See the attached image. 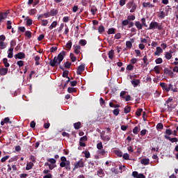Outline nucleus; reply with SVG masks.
<instances>
[{"mask_svg":"<svg viewBox=\"0 0 178 178\" xmlns=\"http://www.w3.org/2000/svg\"><path fill=\"white\" fill-rule=\"evenodd\" d=\"M133 69H134V65L132 64H129L127 66V70H133Z\"/></svg>","mask_w":178,"mask_h":178,"instance_id":"obj_59","label":"nucleus"},{"mask_svg":"<svg viewBox=\"0 0 178 178\" xmlns=\"http://www.w3.org/2000/svg\"><path fill=\"white\" fill-rule=\"evenodd\" d=\"M49 13L50 16H55L56 15H58V10L56 9H51Z\"/></svg>","mask_w":178,"mask_h":178,"instance_id":"obj_29","label":"nucleus"},{"mask_svg":"<svg viewBox=\"0 0 178 178\" xmlns=\"http://www.w3.org/2000/svg\"><path fill=\"white\" fill-rule=\"evenodd\" d=\"M72 66V63L67 61L65 64H64V67L65 69H70V67Z\"/></svg>","mask_w":178,"mask_h":178,"instance_id":"obj_41","label":"nucleus"},{"mask_svg":"<svg viewBox=\"0 0 178 178\" xmlns=\"http://www.w3.org/2000/svg\"><path fill=\"white\" fill-rule=\"evenodd\" d=\"M63 77H65L66 79H69V71L64 70L63 72Z\"/></svg>","mask_w":178,"mask_h":178,"instance_id":"obj_46","label":"nucleus"},{"mask_svg":"<svg viewBox=\"0 0 178 178\" xmlns=\"http://www.w3.org/2000/svg\"><path fill=\"white\" fill-rule=\"evenodd\" d=\"M76 88H74L69 87L67 88V92H69L70 94H72V92H76Z\"/></svg>","mask_w":178,"mask_h":178,"instance_id":"obj_44","label":"nucleus"},{"mask_svg":"<svg viewBox=\"0 0 178 178\" xmlns=\"http://www.w3.org/2000/svg\"><path fill=\"white\" fill-rule=\"evenodd\" d=\"M165 58L168 59V60H170V59H172V54H170V53L167 51L165 54Z\"/></svg>","mask_w":178,"mask_h":178,"instance_id":"obj_36","label":"nucleus"},{"mask_svg":"<svg viewBox=\"0 0 178 178\" xmlns=\"http://www.w3.org/2000/svg\"><path fill=\"white\" fill-rule=\"evenodd\" d=\"M58 25V22L56 21H54L51 23V24L50 25V26L49 27V29L50 30H52V29H54V27H56V26Z\"/></svg>","mask_w":178,"mask_h":178,"instance_id":"obj_34","label":"nucleus"},{"mask_svg":"<svg viewBox=\"0 0 178 178\" xmlns=\"http://www.w3.org/2000/svg\"><path fill=\"white\" fill-rule=\"evenodd\" d=\"M108 58L109 59L112 60L113 59V56H115V51L113 49H111V51H108Z\"/></svg>","mask_w":178,"mask_h":178,"instance_id":"obj_22","label":"nucleus"},{"mask_svg":"<svg viewBox=\"0 0 178 178\" xmlns=\"http://www.w3.org/2000/svg\"><path fill=\"white\" fill-rule=\"evenodd\" d=\"M3 63L5 66V67H9L10 66V64L8 63V58H4L3 59Z\"/></svg>","mask_w":178,"mask_h":178,"instance_id":"obj_26","label":"nucleus"},{"mask_svg":"<svg viewBox=\"0 0 178 178\" xmlns=\"http://www.w3.org/2000/svg\"><path fill=\"white\" fill-rule=\"evenodd\" d=\"M66 56V51H63L58 54V56H55L54 59L49 61V65L51 67H55V66L58 67L62 63V60L65 59V56Z\"/></svg>","mask_w":178,"mask_h":178,"instance_id":"obj_1","label":"nucleus"},{"mask_svg":"<svg viewBox=\"0 0 178 178\" xmlns=\"http://www.w3.org/2000/svg\"><path fill=\"white\" fill-rule=\"evenodd\" d=\"M143 60L144 65H145V66H147V65H149V63H148V57L147 56H145L143 58Z\"/></svg>","mask_w":178,"mask_h":178,"instance_id":"obj_42","label":"nucleus"},{"mask_svg":"<svg viewBox=\"0 0 178 178\" xmlns=\"http://www.w3.org/2000/svg\"><path fill=\"white\" fill-rule=\"evenodd\" d=\"M132 86H134V87H138V86H140V83H141V81H140V79H134L132 80L131 81Z\"/></svg>","mask_w":178,"mask_h":178,"instance_id":"obj_13","label":"nucleus"},{"mask_svg":"<svg viewBox=\"0 0 178 178\" xmlns=\"http://www.w3.org/2000/svg\"><path fill=\"white\" fill-rule=\"evenodd\" d=\"M8 58L12 59L13 58V47H10L8 53Z\"/></svg>","mask_w":178,"mask_h":178,"instance_id":"obj_17","label":"nucleus"},{"mask_svg":"<svg viewBox=\"0 0 178 178\" xmlns=\"http://www.w3.org/2000/svg\"><path fill=\"white\" fill-rule=\"evenodd\" d=\"M74 127L75 130H79V129L81 128V122H78L76 123H74Z\"/></svg>","mask_w":178,"mask_h":178,"instance_id":"obj_24","label":"nucleus"},{"mask_svg":"<svg viewBox=\"0 0 178 178\" xmlns=\"http://www.w3.org/2000/svg\"><path fill=\"white\" fill-rule=\"evenodd\" d=\"M154 70L156 74H159L161 73V70H159V65H156L154 67Z\"/></svg>","mask_w":178,"mask_h":178,"instance_id":"obj_38","label":"nucleus"},{"mask_svg":"<svg viewBox=\"0 0 178 178\" xmlns=\"http://www.w3.org/2000/svg\"><path fill=\"white\" fill-rule=\"evenodd\" d=\"M130 111H131V107L129 106H126L124 108V113H130Z\"/></svg>","mask_w":178,"mask_h":178,"instance_id":"obj_32","label":"nucleus"},{"mask_svg":"<svg viewBox=\"0 0 178 178\" xmlns=\"http://www.w3.org/2000/svg\"><path fill=\"white\" fill-rule=\"evenodd\" d=\"M143 8H154V5H152L149 2H143Z\"/></svg>","mask_w":178,"mask_h":178,"instance_id":"obj_20","label":"nucleus"},{"mask_svg":"<svg viewBox=\"0 0 178 178\" xmlns=\"http://www.w3.org/2000/svg\"><path fill=\"white\" fill-rule=\"evenodd\" d=\"M122 26H127V25H129L128 19H125V20L122 21Z\"/></svg>","mask_w":178,"mask_h":178,"instance_id":"obj_63","label":"nucleus"},{"mask_svg":"<svg viewBox=\"0 0 178 178\" xmlns=\"http://www.w3.org/2000/svg\"><path fill=\"white\" fill-rule=\"evenodd\" d=\"M32 34L33 33H31V31H25V37H27V38H29V39L31 38Z\"/></svg>","mask_w":178,"mask_h":178,"instance_id":"obj_35","label":"nucleus"},{"mask_svg":"<svg viewBox=\"0 0 178 178\" xmlns=\"http://www.w3.org/2000/svg\"><path fill=\"white\" fill-rule=\"evenodd\" d=\"M79 168H84V161H83V159L74 163L73 170H76V169H79Z\"/></svg>","mask_w":178,"mask_h":178,"instance_id":"obj_5","label":"nucleus"},{"mask_svg":"<svg viewBox=\"0 0 178 178\" xmlns=\"http://www.w3.org/2000/svg\"><path fill=\"white\" fill-rule=\"evenodd\" d=\"M33 166H34V163L33 162L28 163L26 166V170H31V169H33Z\"/></svg>","mask_w":178,"mask_h":178,"instance_id":"obj_19","label":"nucleus"},{"mask_svg":"<svg viewBox=\"0 0 178 178\" xmlns=\"http://www.w3.org/2000/svg\"><path fill=\"white\" fill-rule=\"evenodd\" d=\"M97 149H99V151L104 149V145H102V142H100L97 144Z\"/></svg>","mask_w":178,"mask_h":178,"instance_id":"obj_43","label":"nucleus"},{"mask_svg":"<svg viewBox=\"0 0 178 178\" xmlns=\"http://www.w3.org/2000/svg\"><path fill=\"white\" fill-rule=\"evenodd\" d=\"M83 154H84L85 158L86 159L91 158V154H90V152L88 150L83 152Z\"/></svg>","mask_w":178,"mask_h":178,"instance_id":"obj_30","label":"nucleus"},{"mask_svg":"<svg viewBox=\"0 0 178 178\" xmlns=\"http://www.w3.org/2000/svg\"><path fill=\"white\" fill-rule=\"evenodd\" d=\"M155 62L156 65H161V63L163 62V60H162V58H158L157 59L155 60Z\"/></svg>","mask_w":178,"mask_h":178,"instance_id":"obj_50","label":"nucleus"},{"mask_svg":"<svg viewBox=\"0 0 178 178\" xmlns=\"http://www.w3.org/2000/svg\"><path fill=\"white\" fill-rule=\"evenodd\" d=\"M26 58V54L23 52H19L15 55V59H24Z\"/></svg>","mask_w":178,"mask_h":178,"instance_id":"obj_10","label":"nucleus"},{"mask_svg":"<svg viewBox=\"0 0 178 178\" xmlns=\"http://www.w3.org/2000/svg\"><path fill=\"white\" fill-rule=\"evenodd\" d=\"M115 155L118 156L120 158H122V156H123V153L120 150H115Z\"/></svg>","mask_w":178,"mask_h":178,"instance_id":"obj_39","label":"nucleus"},{"mask_svg":"<svg viewBox=\"0 0 178 178\" xmlns=\"http://www.w3.org/2000/svg\"><path fill=\"white\" fill-rule=\"evenodd\" d=\"M120 112V110L119 108H115L113 110V113L115 116H118Z\"/></svg>","mask_w":178,"mask_h":178,"instance_id":"obj_48","label":"nucleus"},{"mask_svg":"<svg viewBox=\"0 0 178 178\" xmlns=\"http://www.w3.org/2000/svg\"><path fill=\"white\" fill-rule=\"evenodd\" d=\"M172 9L170 6H166L165 7V13H166V15H169V11Z\"/></svg>","mask_w":178,"mask_h":178,"instance_id":"obj_45","label":"nucleus"},{"mask_svg":"<svg viewBox=\"0 0 178 178\" xmlns=\"http://www.w3.org/2000/svg\"><path fill=\"white\" fill-rule=\"evenodd\" d=\"M90 12H91L92 15H95V13H97V12H98V9H97V8H95V7L92 8L90 9Z\"/></svg>","mask_w":178,"mask_h":178,"instance_id":"obj_53","label":"nucleus"},{"mask_svg":"<svg viewBox=\"0 0 178 178\" xmlns=\"http://www.w3.org/2000/svg\"><path fill=\"white\" fill-rule=\"evenodd\" d=\"M122 157L125 161H129V159H130V156H129V154L127 153L124 154Z\"/></svg>","mask_w":178,"mask_h":178,"instance_id":"obj_56","label":"nucleus"},{"mask_svg":"<svg viewBox=\"0 0 178 178\" xmlns=\"http://www.w3.org/2000/svg\"><path fill=\"white\" fill-rule=\"evenodd\" d=\"M73 47L74 54L79 55L80 54V49H81V47L80 45H74Z\"/></svg>","mask_w":178,"mask_h":178,"instance_id":"obj_12","label":"nucleus"},{"mask_svg":"<svg viewBox=\"0 0 178 178\" xmlns=\"http://www.w3.org/2000/svg\"><path fill=\"white\" fill-rule=\"evenodd\" d=\"M12 29V21H7V30Z\"/></svg>","mask_w":178,"mask_h":178,"instance_id":"obj_51","label":"nucleus"},{"mask_svg":"<svg viewBox=\"0 0 178 178\" xmlns=\"http://www.w3.org/2000/svg\"><path fill=\"white\" fill-rule=\"evenodd\" d=\"M7 46V43L0 41V49H5V48H6Z\"/></svg>","mask_w":178,"mask_h":178,"instance_id":"obj_28","label":"nucleus"},{"mask_svg":"<svg viewBox=\"0 0 178 178\" xmlns=\"http://www.w3.org/2000/svg\"><path fill=\"white\" fill-rule=\"evenodd\" d=\"M9 13V10H7L4 13H0V23H2L5 19L8 17V14Z\"/></svg>","mask_w":178,"mask_h":178,"instance_id":"obj_7","label":"nucleus"},{"mask_svg":"<svg viewBox=\"0 0 178 178\" xmlns=\"http://www.w3.org/2000/svg\"><path fill=\"white\" fill-rule=\"evenodd\" d=\"M162 52H163V50H162V48L161 47H157L156 50L154 52V55L155 56H159V55H161Z\"/></svg>","mask_w":178,"mask_h":178,"instance_id":"obj_14","label":"nucleus"},{"mask_svg":"<svg viewBox=\"0 0 178 178\" xmlns=\"http://www.w3.org/2000/svg\"><path fill=\"white\" fill-rule=\"evenodd\" d=\"M165 16H168V15H166V13L165 12V8H163V6L160 8V13L159 15V17L160 19H165Z\"/></svg>","mask_w":178,"mask_h":178,"instance_id":"obj_8","label":"nucleus"},{"mask_svg":"<svg viewBox=\"0 0 178 178\" xmlns=\"http://www.w3.org/2000/svg\"><path fill=\"white\" fill-rule=\"evenodd\" d=\"M135 26L138 30H143V25L140 22L136 21Z\"/></svg>","mask_w":178,"mask_h":178,"instance_id":"obj_18","label":"nucleus"},{"mask_svg":"<svg viewBox=\"0 0 178 178\" xmlns=\"http://www.w3.org/2000/svg\"><path fill=\"white\" fill-rule=\"evenodd\" d=\"M98 31H99V34H102V33L105 32V27H104L103 25H100L98 27Z\"/></svg>","mask_w":178,"mask_h":178,"instance_id":"obj_27","label":"nucleus"},{"mask_svg":"<svg viewBox=\"0 0 178 178\" xmlns=\"http://www.w3.org/2000/svg\"><path fill=\"white\" fill-rule=\"evenodd\" d=\"M164 137H165V138H166V140H169L170 141H171V143H177L178 142L177 138H170V136H169L168 135H165Z\"/></svg>","mask_w":178,"mask_h":178,"instance_id":"obj_11","label":"nucleus"},{"mask_svg":"<svg viewBox=\"0 0 178 178\" xmlns=\"http://www.w3.org/2000/svg\"><path fill=\"white\" fill-rule=\"evenodd\" d=\"M160 86L161 87L163 91L169 92V91H173V92H177V88H174L172 83H166L164 82L160 83Z\"/></svg>","mask_w":178,"mask_h":178,"instance_id":"obj_2","label":"nucleus"},{"mask_svg":"<svg viewBox=\"0 0 178 178\" xmlns=\"http://www.w3.org/2000/svg\"><path fill=\"white\" fill-rule=\"evenodd\" d=\"M84 70H86V64H82L79 65L77 68L76 74L78 76H80V74H81V73H83Z\"/></svg>","mask_w":178,"mask_h":178,"instance_id":"obj_6","label":"nucleus"},{"mask_svg":"<svg viewBox=\"0 0 178 178\" xmlns=\"http://www.w3.org/2000/svg\"><path fill=\"white\" fill-rule=\"evenodd\" d=\"M162 129H163V124H162V123L157 124L156 129L157 130H162Z\"/></svg>","mask_w":178,"mask_h":178,"instance_id":"obj_52","label":"nucleus"},{"mask_svg":"<svg viewBox=\"0 0 178 178\" xmlns=\"http://www.w3.org/2000/svg\"><path fill=\"white\" fill-rule=\"evenodd\" d=\"M10 45V48H13V47H16V40H11Z\"/></svg>","mask_w":178,"mask_h":178,"instance_id":"obj_58","label":"nucleus"},{"mask_svg":"<svg viewBox=\"0 0 178 178\" xmlns=\"http://www.w3.org/2000/svg\"><path fill=\"white\" fill-rule=\"evenodd\" d=\"M40 59H41V58L38 56H36L35 57V65H36V66L40 65Z\"/></svg>","mask_w":178,"mask_h":178,"instance_id":"obj_33","label":"nucleus"},{"mask_svg":"<svg viewBox=\"0 0 178 178\" xmlns=\"http://www.w3.org/2000/svg\"><path fill=\"white\" fill-rule=\"evenodd\" d=\"M127 20L129 22H131V20H136V16L135 15H129L127 17Z\"/></svg>","mask_w":178,"mask_h":178,"instance_id":"obj_55","label":"nucleus"},{"mask_svg":"<svg viewBox=\"0 0 178 178\" xmlns=\"http://www.w3.org/2000/svg\"><path fill=\"white\" fill-rule=\"evenodd\" d=\"M87 140H88V138L87 137V136H84L80 138L79 141L84 143V142L87 141Z\"/></svg>","mask_w":178,"mask_h":178,"instance_id":"obj_60","label":"nucleus"},{"mask_svg":"<svg viewBox=\"0 0 178 178\" xmlns=\"http://www.w3.org/2000/svg\"><path fill=\"white\" fill-rule=\"evenodd\" d=\"M140 22H141L143 26H144V27H148V25L147 24V22H146L145 17H143V18L140 19Z\"/></svg>","mask_w":178,"mask_h":178,"instance_id":"obj_40","label":"nucleus"},{"mask_svg":"<svg viewBox=\"0 0 178 178\" xmlns=\"http://www.w3.org/2000/svg\"><path fill=\"white\" fill-rule=\"evenodd\" d=\"M65 47L67 51H70V49H72V42L69 40L68 42L66 44Z\"/></svg>","mask_w":178,"mask_h":178,"instance_id":"obj_31","label":"nucleus"},{"mask_svg":"<svg viewBox=\"0 0 178 178\" xmlns=\"http://www.w3.org/2000/svg\"><path fill=\"white\" fill-rule=\"evenodd\" d=\"M156 29H157V30L161 31V30H163V26H162V24L156 22H152L149 24V28L147 29V30H155Z\"/></svg>","mask_w":178,"mask_h":178,"instance_id":"obj_4","label":"nucleus"},{"mask_svg":"<svg viewBox=\"0 0 178 178\" xmlns=\"http://www.w3.org/2000/svg\"><path fill=\"white\" fill-rule=\"evenodd\" d=\"M18 30L21 31V33H26V27L24 26H19Z\"/></svg>","mask_w":178,"mask_h":178,"instance_id":"obj_57","label":"nucleus"},{"mask_svg":"<svg viewBox=\"0 0 178 178\" xmlns=\"http://www.w3.org/2000/svg\"><path fill=\"white\" fill-rule=\"evenodd\" d=\"M9 158H10V156H6L4 157H3L1 159V162L3 163V162H6V161H8V159H9Z\"/></svg>","mask_w":178,"mask_h":178,"instance_id":"obj_54","label":"nucleus"},{"mask_svg":"<svg viewBox=\"0 0 178 178\" xmlns=\"http://www.w3.org/2000/svg\"><path fill=\"white\" fill-rule=\"evenodd\" d=\"M26 26H28V27H30V26H31L33 24V19L29 18V17H27L26 18Z\"/></svg>","mask_w":178,"mask_h":178,"instance_id":"obj_23","label":"nucleus"},{"mask_svg":"<svg viewBox=\"0 0 178 178\" xmlns=\"http://www.w3.org/2000/svg\"><path fill=\"white\" fill-rule=\"evenodd\" d=\"M79 44L81 45H82L83 47H84V45H86L87 44V40H79Z\"/></svg>","mask_w":178,"mask_h":178,"instance_id":"obj_62","label":"nucleus"},{"mask_svg":"<svg viewBox=\"0 0 178 178\" xmlns=\"http://www.w3.org/2000/svg\"><path fill=\"white\" fill-rule=\"evenodd\" d=\"M60 161V168H65V169H66L67 171L72 170V167L70 166V161H67V159L65 156H61Z\"/></svg>","mask_w":178,"mask_h":178,"instance_id":"obj_3","label":"nucleus"},{"mask_svg":"<svg viewBox=\"0 0 178 178\" xmlns=\"http://www.w3.org/2000/svg\"><path fill=\"white\" fill-rule=\"evenodd\" d=\"M164 73H165V74H168V76H169L171 77V78L175 77V75H174L173 72H172V70H170V69L168 68V67H165V68L164 69Z\"/></svg>","mask_w":178,"mask_h":178,"instance_id":"obj_9","label":"nucleus"},{"mask_svg":"<svg viewBox=\"0 0 178 178\" xmlns=\"http://www.w3.org/2000/svg\"><path fill=\"white\" fill-rule=\"evenodd\" d=\"M126 47L129 49H131V48H133V44L131 43V41H127L126 42Z\"/></svg>","mask_w":178,"mask_h":178,"instance_id":"obj_37","label":"nucleus"},{"mask_svg":"<svg viewBox=\"0 0 178 178\" xmlns=\"http://www.w3.org/2000/svg\"><path fill=\"white\" fill-rule=\"evenodd\" d=\"M106 154H108V152L105 151V149H102L101 150L97 151V155L99 156H101V155L102 156H105V155H106Z\"/></svg>","mask_w":178,"mask_h":178,"instance_id":"obj_15","label":"nucleus"},{"mask_svg":"<svg viewBox=\"0 0 178 178\" xmlns=\"http://www.w3.org/2000/svg\"><path fill=\"white\" fill-rule=\"evenodd\" d=\"M116 33V29L110 28L107 31V34H115Z\"/></svg>","mask_w":178,"mask_h":178,"instance_id":"obj_25","label":"nucleus"},{"mask_svg":"<svg viewBox=\"0 0 178 178\" xmlns=\"http://www.w3.org/2000/svg\"><path fill=\"white\" fill-rule=\"evenodd\" d=\"M8 68L3 67L0 69V76H6L8 74Z\"/></svg>","mask_w":178,"mask_h":178,"instance_id":"obj_16","label":"nucleus"},{"mask_svg":"<svg viewBox=\"0 0 178 178\" xmlns=\"http://www.w3.org/2000/svg\"><path fill=\"white\" fill-rule=\"evenodd\" d=\"M54 175L52 174H47L43 177V178H53Z\"/></svg>","mask_w":178,"mask_h":178,"instance_id":"obj_64","label":"nucleus"},{"mask_svg":"<svg viewBox=\"0 0 178 178\" xmlns=\"http://www.w3.org/2000/svg\"><path fill=\"white\" fill-rule=\"evenodd\" d=\"M143 113V108H139L138 110L136 111V115L138 117L141 116V113Z\"/></svg>","mask_w":178,"mask_h":178,"instance_id":"obj_47","label":"nucleus"},{"mask_svg":"<svg viewBox=\"0 0 178 178\" xmlns=\"http://www.w3.org/2000/svg\"><path fill=\"white\" fill-rule=\"evenodd\" d=\"M35 13H37V9L35 8L31 9L29 11V15H35Z\"/></svg>","mask_w":178,"mask_h":178,"instance_id":"obj_61","label":"nucleus"},{"mask_svg":"<svg viewBox=\"0 0 178 178\" xmlns=\"http://www.w3.org/2000/svg\"><path fill=\"white\" fill-rule=\"evenodd\" d=\"M140 163L142 165H149V159H142Z\"/></svg>","mask_w":178,"mask_h":178,"instance_id":"obj_21","label":"nucleus"},{"mask_svg":"<svg viewBox=\"0 0 178 178\" xmlns=\"http://www.w3.org/2000/svg\"><path fill=\"white\" fill-rule=\"evenodd\" d=\"M138 131H140L138 127H135L133 129L134 134H138Z\"/></svg>","mask_w":178,"mask_h":178,"instance_id":"obj_49","label":"nucleus"}]
</instances>
